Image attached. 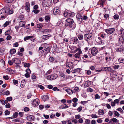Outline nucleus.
<instances>
[{
	"instance_id": "30",
	"label": "nucleus",
	"mask_w": 124,
	"mask_h": 124,
	"mask_svg": "<svg viewBox=\"0 0 124 124\" xmlns=\"http://www.w3.org/2000/svg\"><path fill=\"white\" fill-rule=\"evenodd\" d=\"M116 110L120 112L121 114H123L124 113V111L122 109L120 108H118Z\"/></svg>"
},
{
	"instance_id": "43",
	"label": "nucleus",
	"mask_w": 124,
	"mask_h": 124,
	"mask_svg": "<svg viewBox=\"0 0 124 124\" xmlns=\"http://www.w3.org/2000/svg\"><path fill=\"white\" fill-rule=\"evenodd\" d=\"M18 113L17 112H15L13 115V117L14 118H16L17 117Z\"/></svg>"
},
{
	"instance_id": "54",
	"label": "nucleus",
	"mask_w": 124,
	"mask_h": 124,
	"mask_svg": "<svg viewBox=\"0 0 124 124\" xmlns=\"http://www.w3.org/2000/svg\"><path fill=\"white\" fill-rule=\"evenodd\" d=\"M11 38L12 37L11 36L8 35L6 38V39L7 40H9L11 39Z\"/></svg>"
},
{
	"instance_id": "34",
	"label": "nucleus",
	"mask_w": 124,
	"mask_h": 124,
	"mask_svg": "<svg viewBox=\"0 0 124 124\" xmlns=\"http://www.w3.org/2000/svg\"><path fill=\"white\" fill-rule=\"evenodd\" d=\"M114 115L116 116L117 117H119L120 115L116 111H114Z\"/></svg>"
},
{
	"instance_id": "5",
	"label": "nucleus",
	"mask_w": 124,
	"mask_h": 124,
	"mask_svg": "<svg viewBox=\"0 0 124 124\" xmlns=\"http://www.w3.org/2000/svg\"><path fill=\"white\" fill-rule=\"evenodd\" d=\"M66 21L69 24V27L71 28L72 27V24L74 23V21L72 19L69 18H67Z\"/></svg>"
},
{
	"instance_id": "19",
	"label": "nucleus",
	"mask_w": 124,
	"mask_h": 124,
	"mask_svg": "<svg viewBox=\"0 0 124 124\" xmlns=\"http://www.w3.org/2000/svg\"><path fill=\"white\" fill-rule=\"evenodd\" d=\"M12 31L11 29L6 31L5 32V34L6 35H9L11 33Z\"/></svg>"
},
{
	"instance_id": "1",
	"label": "nucleus",
	"mask_w": 124,
	"mask_h": 124,
	"mask_svg": "<svg viewBox=\"0 0 124 124\" xmlns=\"http://www.w3.org/2000/svg\"><path fill=\"white\" fill-rule=\"evenodd\" d=\"M52 3V0H43L42 4L43 7H46L50 5Z\"/></svg>"
},
{
	"instance_id": "47",
	"label": "nucleus",
	"mask_w": 124,
	"mask_h": 124,
	"mask_svg": "<svg viewBox=\"0 0 124 124\" xmlns=\"http://www.w3.org/2000/svg\"><path fill=\"white\" fill-rule=\"evenodd\" d=\"M114 18L115 19H118L119 18V16L117 15H115L114 16Z\"/></svg>"
},
{
	"instance_id": "35",
	"label": "nucleus",
	"mask_w": 124,
	"mask_h": 124,
	"mask_svg": "<svg viewBox=\"0 0 124 124\" xmlns=\"http://www.w3.org/2000/svg\"><path fill=\"white\" fill-rule=\"evenodd\" d=\"M105 1L104 0H100L99 2L101 6H103L104 3L105 2Z\"/></svg>"
},
{
	"instance_id": "42",
	"label": "nucleus",
	"mask_w": 124,
	"mask_h": 124,
	"mask_svg": "<svg viewBox=\"0 0 124 124\" xmlns=\"http://www.w3.org/2000/svg\"><path fill=\"white\" fill-rule=\"evenodd\" d=\"M5 115H9L10 114V112L8 110H6L5 112Z\"/></svg>"
},
{
	"instance_id": "33",
	"label": "nucleus",
	"mask_w": 124,
	"mask_h": 124,
	"mask_svg": "<svg viewBox=\"0 0 124 124\" xmlns=\"http://www.w3.org/2000/svg\"><path fill=\"white\" fill-rule=\"evenodd\" d=\"M13 82L14 85H16L18 84V81L16 80L13 79Z\"/></svg>"
},
{
	"instance_id": "16",
	"label": "nucleus",
	"mask_w": 124,
	"mask_h": 124,
	"mask_svg": "<svg viewBox=\"0 0 124 124\" xmlns=\"http://www.w3.org/2000/svg\"><path fill=\"white\" fill-rule=\"evenodd\" d=\"M50 35H43L42 36V39L45 40H46L47 39H48L49 37H50Z\"/></svg>"
},
{
	"instance_id": "13",
	"label": "nucleus",
	"mask_w": 124,
	"mask_h": 124,
	"mask_svg": "<svg viewBox=\"0 0 124 124\" xmlns=\"http://www.w3.org/2000/svg\"><path fill=\"white\" fill-rule=\"evenodd\" d=\"M73 65V63L71 62H67L66 64V67L68 68H70L72 67Z\"/></svg>"
},
{
	"instance_id": "22",
	"label": "nucleus",
	"mask_w": 124,
	"mask_h": 124,
	"mask_svg": "<svg viewBox=\"0 0 124 124\" xmlns=\"http://www.w3.org/2000/svg\"><path fill=\"white\" fill-rule=\"evenodd\" d=\"M78 39L77 38H75L73 39V44H77L78 43Z\"/></svg>"
},
{
	"instance_id": "4",
	"label": "nucleus",
	"mask_w": 124,
	"mask_h": 124,
	"mask_svg": "<svg viewBox=\"0 0 124 124\" xmlns=\"http://www.w3.org/2000/svg\"><path fill=\"white\" fill-rule=\"evenodd\" d=\"M92 36V34L90 33H89L85 34L84 36V39L87 41L90 40Z\"/></svg>"
},
{
	"instance_id": "11",
	"label": "nucleus",
	"mask_w": 124,
	"mask_h": 124,
	"mask_svg": "<svg viewBox=\"0 0 124 124\" xmlns=\"http://www.w3.org/2000/svg\"><path fill=\"white\" fill-rule=\"evenodd\" d=\"M25 8L28 12H29L30 11V6L29 2H27L26 3Z\"/></svg>"
},
{
	"instance_id": "40",
	"label": "nucleus",
	"mask_w": 124,
	"mask_h": 124,
	"mask_svg": "<svg viewBox=\"0 0 124 124\" xmlns=\"http://www.w3.org/2000/svg\"><path fill=\"white\" fill-rule=\"evenodd\" d=\"M64 105H65V106L64 107H62V106H60L59 108L63 109L68 108L69 107L67 106L66 104H65Z\"/></svg>"
},
{
	"instance_id": "2",
	"label": "nucleus",
	"mask_w": 124,
	"mask_h": 124,
	"mask_svg": "<svg viewBox=\"0 0 124 124\" xmlns=\"http://www.w3.org/2000/svg\"><path fill=\"white\" fill-rule=\"evenodd\" d=\"M58 77V75L55 74H52V75L47 76L46 77L47 78L50 80H52L56 79Z\"/></svg>"
},
{
	"instance_id": "12",
	"label": "nucleus",
	"mask_w": 124,
	"mask_h": 124,
	"mask_svg": "<svg viewBox=\"0 0 124 124\" xmlns=\"http://www.w3.org/2000/svg\"><path fill=\"white\" fill-rule=\"evenodd\" d=\"M112 122L115 123L116 124L118 123L119 122V120L117 119L116 118H113L110 119L109 120V122L108 123H110Z\"/></svg>"
},
{
	"instance_id": "23",
	"label": "nucleus",
	"mask_w": 124,
	"mask_h": 124,
	"mask_svg": "<svg viewBox=\"0 0 124 124\" xmlns=\"http://www.w3.org/2000/svg\"><path fill=\"white\" fill-rule=\"evenodd\" d=\"M33 116H28L27 117V119L29 121L32 120H33Z\"/></svg>"
},
{
	"instance_id": "60",
	"label": "nucleus",
	"mask_w": 124,
	"mask_h": 124,
	"mask_svg": "<svg viewBox=\"0 0 124 124\" xmlns=\"http://www.w3.org/2000/svg\"><path fill=\"white\" fill-rule=\"evenodd\" d=\"M60 76L61 77L65 78V75L63 73H61L60 74Z\"/></svg>"
},
{
	"instance_id": "17",
	"label": "nucleus",
	"mask_w": 124,
	"mask_h": 124,
	"mask_svg": "<svg viewBox=\"0 0 124 124\" xmlns=\"http://www.w3.org/2000/svg\"><path fill=\"white\" fill-rule=\"evenodd\" d=\"M98 39H99L98 41L99 44H102L104 43V41L101 39L100 38L98 37Z\"/></svg>"
},
{
	"instance_id": "28",
	"label": "nucleus",
	"mask_w": 124,
	"mask_h": 124,
	"mask_svg": "<svg viewBox=\"0 0 124 124\" xmlns=\"http://www.w3.org/2000/svg\"><path fill=\"white\" fill-rule=\"evenodd\" d=\"M66 91L69 94H71L73 93V91L71 90L68 89V90H66Z\"/></svg>"
},
{
	"instance_id": "29",
	"label": "nucleus",
	"mask_w": 124,
	"mask_h": 124,
	"mask_svg": "<svg viewBox=\"0 0 124 124\" xmlns=\"http://www.w3.org/2000/svg\"><path fill=\"white\" fill-rule=\"evenodd\" d=\"M19 23L21 27H23L25 26L24 22L23 21H21Z\"/></svg>"
},
{
	"instance_id": "61",
	"label": "nucleus",
	"mask_w": 124,
	"mask_h": 124,
	"mask_svg": "<svg viewBox=\"0 0 124 124\" xmlns=\"http://www.w3.org/2000/svg\"><path fill=\"white\" fill-rule=\"evenodd\" d=\"M78 99L77 98H74L72 99V101L74 102H76L78 101Z\"/></svg>"
},
{
	"instance_id": "64",
	"label": "nucleus",
	"mask_w": 124,
	"mask_h": 124,
	"mask_svg": "<svg viewBox=\"0 0 124 124\" xmlns=\"http://www.w3.org/2000/svg\"><path fill=\"white\" fill-rule=\"evenodd\" d=\"M29 110V108L27 107H26L24 109V111L25 112L28 111Z\"/></svg>"
},
{
	"instance_id": "55",
	"label": "nucleus",
	"mask_w": 124,
	"mask_h": 124,
	"mask_svg": "<svg viewBox=\"0 0 124 124\" xmlns=\"http://www.w3.org/2000/svg\"><path fill=\"white\" fill-rule=\"evenodd\" d=\"M100 98V96L98 94H95V99H99Z\"/></svg>"
},
{
	"instance_id": "9",
	"label": "nucleus",
	"mask_w": 124,
	"mask_h": 124,
	"mask_svg": "<svg viewBox=\"0 0 124 124\" xmlns=\"http://www.w3.org/2000/svg\"><path fill=\"white\" fill-rule=\"evenodd\" d=\"M115 31V29L114 28H112L106 29L105 31L107 33L110 34L114 32Z\"/></svg>"
},
{
	"instance_id": "14",
	"label": "nucleus",
	"mask_w": 124,
	"mask_h": 124,
	"mask_svg": "<svg viewBox=\"0 0 124 124\" xmlns=\"http://www.w3.org/2000/svg\"><path fill=\"white\" fill-rule=\"evenodd\" d=\"M104 70L106 71L111 72L112 70L109 67H104L103 68Z\"/></svg>"
},
{
	"instance_id": "21",
	"label": "nucleus",
	"mask_w": 124,
	"mask_h": 124,
	"mask_svg": "<svg viewBox=\"0 0 124 124\" xmlns=\"http://www.w3.org/2000/svg\"><path fill=\"white\" fill-rule=\"evenodd\" d=\"M64 16L65 17H68L71 16V13L68 12L64 13Z\"/></svg>"
},
{
	"instance_id": "62",
	"label": "nucleus",
	"mask_w": 124,
	"mask_h": 124,
	"mask_svg": "<svg viewBox=\"0 0 124 124\" xmlns=\"http://www.w3.org/2000/svg\"><path fill=\"white\" fill-rule=\"evenodd\" d=\"M75 118L76 119H78L80 118L81 117V116L80 115H76L75 116Z\"/></svg>"
},
{
	"instance_id": "46",
	"label": "nucleus",
	"mask_w": 124,
	"mask_h": 124,
	"mask_svg": "<svg viewBox=\"0 0 124 124\" xmlns=\"http://www.w3.org/2000/svg\"><path fill=\"white\" fill-rule=\"evenodd\" d=\"M9 23V22L7 21L4 24L3 26L4 27H6L8 25Z\"/></svg>"
},
{
	"instance_id": "31",
	"label": "nucleus",
	"mask_w": 124,
	"mask_h": 124,
	"mask_svg": "<svg viewBox=\"0 0 124 124\" xmlns=\"http://www.w3.org/2000/svg\"><path fill=\"white\" fill-rule=\"evenodd\" d=\"M5 50V49L3 48H0V53H2V55H3V52H4Z\"/></svg>"
},
{
	"instance_id": "58",
	"label": "nucleus",
	"mask_w": 124,
	"mask_h": 124,
	"mask_svg": "<svg viewBox=\"0 0 124 124\" xmlns=\"http://www.w3.org/2000/svg\"><path fill=\"white\" fill-rule=\"evenodd\" d=\"M5 1L7 3H11L13 1V0H5Z\"/></svg>"
},
{
	"instance_id": "32",
	"label": "nucleus",
	"mask_w": 124,
	"mask_h": 124,
	"mask_svg": "<svg viewBox=\"0 0 124 124\" xmlns=\"http://www.w3.org/2000/svg\"><path fill=\"white\" fill-rule=\"evenodd\" d=\"M118 61L120 63H123L124 62V59L122 58H120L118 59Z\"/></svg>"
},
{
	"instance_id": "53",
	"label": "nucleus",
	"mask_w": 124,
	"mask_h": 124,
	"mask_svg": "<svg viewBox=\"0 0 124 124\" xmlns=\"http://www.w3.org/2000/svg\"><path fill=\"white\" fill-rule=\"evenodd\" d=\"M90 122V120L88 119H86L85 121V123L86 124H89Z\"/></svg>"
},
{
	"instance_id": "6",
	"label": "nucleus",
	"mask_w": 124,
	"mask_h": 124,
	"mask_svg": "<svg viewBox=\"0 0 124 124\" xmlns=\"http://www.w3.org/2000/svg\"><path fill=\"white\" fill-rule=\"evenodd\" d=\"M77 20L79 23H81L83 20V17L80 13H78L77 15Z\"/></svg>"
},
{
	"instance_id": "26",
	"label": "nucleus",
	"mask_w": 124,
	"mask_h": 124,
	"mask_svg": "<svg viewBox=\"0 0 124 124\" xmlns=\"http://www.w3.org/2000/svg\"><path fill=\"white\" fill-rule=\"evenodd\" d=\"M32 36H26L24 38V40L25 41H26V40H28L32 38Z\"/></svg>"
},
{
	"instance_id": "39",
	"label": "nucleus",
	"mask_w": 124,
	"mask_h": 124,
	"mask_svg": "<svg viewBox=\"0 0 124 124\" xmlns=\"http://www.w3.org/2000/svg\"><path fill=\"white\" fill-rule=\"evenodd\" d=\"M124 50V49L122 47H120L118 48L116 50V51L118 52H120L123 51Z\"/></svg>"
},
{
	"instance_id": "10",
	"label": "nucleus",
	"mask_w": 124,
	"mask_h": 124,
	"mask_svg": "<svg viewBox=\"0 0 124 124\" xmlns=\"http://www.w3.org/2000/svg\"><path fill=\"white\" fill-rule=\"evenodd\" d=\"M32 105L34 107L37 106L39 104V100L38 99H34L32 103Z\"/></svg>"
},
{
	"instance_id": "3",
	"label": "nucleus",
	"mask_w": 124,
	"mask_h": 124,
	"mask_svg": "<svg viewBox=\"0 0 124 124\" xmlns=\"http://www.w3.org/2000/svg\"><path fill=\"white\" fill-rule=\"evenodd\" d=\"M13 13V11L12 10H10L9 7L8 6L5 9V13L6 15L11 14Z\"/></svg>"
},
{
	"instance_id": "45",
	"label": "nucleus",
	"mask_w": 124,
	"mask_h": 124,
	"mask_svg": "<svg viewBox=\"0 0 124 124\" xmlns=\"http://www.w3.org/2000/svg\"><path fill=\"white\" fill-rule=\"evenodd\" d=\"M33 11L34 13L36 14L39 13V10L37 9H34Z\"/></svg>"
},
{
	"instance_id": "37",
	"label": "nucleus",
	"mask_w": 124,
	"mask_h": 124,
	"mask_svg": "<svg viewBox=\"0 0 124 124\" xmlns=\"http://www.w3.org/2000/svg\"><path fill=\"white\" fill-rule=\"evenodd\" d=\"M121 35L122 36H124V29H121Z\"/></svg>"
},
{
	"instance_id": "44",
	"label": "nucleus",
	"mask_w": 124,
	"mask_h": 124,
	"mask_svg": "<svg viewBox=\"0 0 124 124\" xmlns=\"http://www.w3.org/2000/svg\"><path fill=\"white\" fill-rule=\"evenodd\" d=\"M38 87L39 88L43 90L44 89V87L43 86L41 85H38Z\"/></svg>"
},
{
	"instance_id": "36",
	"label": "nucleus",
	"mask_w": 124,
	"mask_h": 124,
	"mask_svg": "<svg viewBox=\"0 0 124 124\" xmlns=\"http://www.w3.org/2000/svg\"><path fill=\"white\" fill-rule=\"evenodd\" d=\"M43 25L41 23L38 24L37 25V27L39 28H42Z\"/></svg>"
},
{
	"instance_id": "18",
	"label": "nucleus",
	"mask_w": 124,
	"mask_h": 124,
	"mask_svg": "<svg viewBox=\"0 0 124 124\" xmlns=\"http://www.w3.org/2000/svg\"><path fill=\"white\" fill-rule=\"evenodd\" d=\"M82 53V52H78L76 53L74 56L76 58H79L80 57V54Z\"/></svg>"
},
{
	"instance_id": "52",
	"label": "nucleus",
	"mask_w": 124,
	"mask_h": 124,
	"mask_svg": "<svg viewBox=\"0 0 124 124\" xmlns=\"http://www.w3.org/2000/svg\"><path fill=\"white\" fill-rule=\"evenodd\" d=\"M91 117L93 118H96L98 117V116H96L95 114H93L92 115Z\"/></svg>"
},
{
	"instance_id": "15",
	"label": "nucleus",
	"mask_w": 124,
	"mask_h": 124,
	"mask_svg": "<svg viewBox=\"0 0 124 124\" xmlns=\"http://www.w3.org/2000/svg\"><path fill=\"white\" fill-rule=\"evenodd\" d=\"M80 71V70L79 68L72 70L71 72L72 73H74L76 72H79Z\"/></svg>"
},
{
	"instance_id": "63",
	"label": "nucleus",
	"mask_w": 124,
	"mask_h": 124,
	"mask_svg": "<svg viewBox=\"0 0 124 124\" xmlns=\"http://www.w3.org/2000/svg\"><path fill=\"white\" fill-rule=\"evenodd\" d=\"M49 61L51 62H52L54 61V58L52 57H50L49 59Z\"/></svg>"
},
{
	"instance_id": "7",
	"label": "nucleus",
	"mask_w": 124,
	"mask_h": 124,
	"mask_svg": "<svg viewBox=\"0 0 124 124\" xmlns=\"http://www.w3.org/2000/svg\"><path fill=\"white\" fill-rule=\"evenodd\" d=\"M53 12L54 14L55 15H59L60 13V11L58 7H55L53 10Z\"/></svg>"
},
{
	"instance_id": "56",
	"label": "nucleus",
	"mask_w": 124,
	"mask_h": 124,
	"mask_svg": "<svg viewBox=\"0 0 124 124\" xmlns=\"http://www.w3.org/2000/svg\"><path fill=\"white\" fill-rule=\"evenodd\" d=\"M10 93L9 91H7L6 92L4 93V94H3V95H8Z\"/></svg>"
},
{
	"instance_id": "48",
	"label": "nucleus",
	"mask_w": 124,
	"mask_h": 124,
	"mask_svg": "<svg viewBox=\"0 0 124 124\" xmlns=\"http://www.w3.org/2000/svg\"><path fill=\"white\" fill-rule=\"evenodd\" d=\"M30 65L29 63H25L24 65V66L25 67H27L29 68L30 67Z\"/></svg>"
},
{
	"instance_id": "27",
	"label": "nucleus",
	"mask_w": 124,
	"mask_h": 124,
	"mask_svg": "<svg viewBox=\"0 0 124 124\" xmlns=\"http://www.w3.org/2000/svg\"><path fill=\"white\" fill-rule=\"evenodd\" d=\"M104 111L101 109H99L98 111V113L100 115L103 114Z\"/></svg>"
},
{
	"instance_id": "8",
	"label": "nucleus",
	"mask_w": 124,
	"mask_h": 124,
	"mask_svg": "<svg viewBox=\"0 0 124 124\" xmlns=\"http://www.w3.org/2000/svg\"><path fill=\"white\" fill-rule=\"evenodd\" d=\"M91 51V54L93 56L95 55L98 52L97 49L95 47H94L92 48Z\"/></svg>"
},
{
	"instance_id": "51",
	"label": "nucleus",
	"mask_w": 124,
	"mask_h": 124,
	"mask_svg": "<svg viewBox=\"0 0 124 124\" xmlns=\"http://www.w3.org/2000/svg\"><path fill=\"white\" fill-rule=\"evenodd\" d=\"M5 9L3 8L2 9L0 10V14H1L4 13H5Z\"/></svg>"
},
{
	"instance_id": "50",
	"label": "nucleus",
	"mask_w": 124,
	"mask_h": 124,
	"mask_svg": "<svg viewBox=\"0 0 124 124\" xmlns=\"http://www.w3.org/2000/svg\"><path fill=\"white\" fill-rule=\"evenodd\" d=\"M50 17L49 16H46L45 17V19L46 21H48Z\"/></svg>"
},
{
	"instance_id": "25",
	"label": "nucleus",
	"mask_w": 124,
	"mask_h": 124,
	"mask_svg": "<svg viewBox=\"0 0 124 124\" xmlns=\"http://www.w3.org/2000/svg\"><path fill=\"white\" fill-rule=\"evenodd\" d=\"M78 37L80 40H81L83 39V36L82 34H79L78 35Z\"/></svg>"
},
{
	"instance_id": "49",
	"label": "nucleus",
	"mask_w": 124,
	"mask_h": 124,
	"mask_svg": "<svg viewBox=\"0 0 124 124\" xmlns=\"http://www.w3.org/2000/svg\"><path fill=\"white\" fill-rule=\"evenodd\" d=\"M25 86V84L22 81L21 82L20 86L22 88H23Z\"/></svg>"
},
{
	"instance_id": "38",
	"label": "nucleus",
	"mask_w": 124,
	"mask_h": 124,
	"mask_svg": "<svg viewBox=\"0 0 124 124\" xmlns=\"http://www.w3.org/2000/svg\"><path fill=\"white\" fill-rule=\"evenodd\" d=\"M52 69H50L47 71L46 73L45 74V75H47L48 74H49L51 73L52 72Z\"/></svg>"
},
{
	"instance_id": "59",
	"label": "nucleus",
	"mask_w": 124,
	"mask_h": 124,
	"mask_svg": "<svg viewBox=\"0 0 124 124\" xmlns=\"http://www.w3.org/2000/svg\"><path fill=\"white\" fill-rule=\"evenodd\" d=\"M82 109V106H80L77 109V110L78 112L81 111Z\"/></svg>"
},
{
	"instance_id": "20",
	"label": "nucleus",
	"mask_w": 124,
	"mask_h": 124,
	"mask_svg": "<svg viewBox=\"0 0 124 124\" xmlns=\"http://www.w3.org/2000/svg\"><path fill=\"white\" fill-rule=\"evenodd\" d=\"M43 100L44 101H45L48 100L49 99V97L48 95H45L43 96L42 98Z\"/></svg>"
},
{
	"instance_id": "24",
	"label": "nucleus",
	"mask_w": 124,
	"mask_h": 124,
	"mask_svg": "<svg viewBox=\"0 0 124 124\" xmlns=\"http://www.w3.org/2000/svg\"><path fill=\"white\" fill-rule=\"evenodd\" d=\"M16 50L15 49H12L11 50H10V53L11 54H13L15 53H16Z\"/></svg>"
},
{
	"instance_id": "57",
	"label": "nucleus",
	"mask_w": 124,
	"mask_h": 124,
	"mask_svg": "<svg viewBox=\"0 0 124 124\" xmlns=\"http://www.w3.org/2000/svg\"><path fill=\"white\" fill-rule=\"evenodd\" d=\"M6 99L8 101H11L12 100V98L11 97H7Z\"/></svg>"
},
{
	"instance_id": "41",
	"label": "nucleus",
	"mask_w": 124,
	"mask_h": 124,
	"mask_svg": "<svg viewBox=\"0 0 124 124\" xmlns=\"http://www.w3.org/2000/svg\"><path fill=\"white\" fill-rule=\"evenodd\" d=\"M17 59L16 58H14L12 59V61L13 62L15 63H17L16 61Z\"/></svg>"
}]
</instances>
